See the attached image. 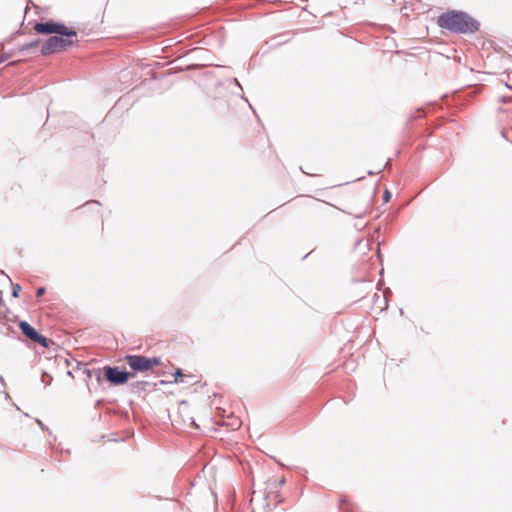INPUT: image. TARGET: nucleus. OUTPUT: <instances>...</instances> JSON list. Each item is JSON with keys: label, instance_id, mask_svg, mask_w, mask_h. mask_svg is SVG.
Returning a JSON list of instances; mask_svg holds the SVG:
<instances>
[{"label": "nucleus", "instance_id": "1", "mask_svg": "<svg viewBox=\"0 0 512 512\" xmlns=\"http://www.w3.org/2000/svg\"><path fill=\"white\" fill-rule=\"evenodd\" d=\"M437 24L454 33H474L479 29V23L472 17L460 11H448L441 14Z\"/></svg>", "mask_w": 512, "mask_h": 512}, {"label": "nucleus", "instance_id": "2", "mask_svg": "<svg viewBox=\"0 0 512 512\" xmlns=\"http://www.w3.org/2000/svg\"><path fill=\"white\" fill-rule=\"evenodd\" d=\"M77 42L76 36L58 35L51 36L41 48L43 55H49L66 50Z\"/></svg>", "mask_w": 512, "mask_h": 512}, {"label": "nucleus", "instance_id": "3", "mask_svg": "<svg viewBox=\"0 0 512 512\" xmlns=\"http://www.w3.org/2000/svg\"><path fill=\"white\" fill-rule=\"evenodd\" d=\"M125 361L131 369L138 372H146L161 364L157 357L148 358L142 355H127Z\"/></svg>", "mask_w": 512, "mask_h": 512}, {"label": "nucleus", "instance_id": "4", "mask_svg": "<svg viewBox=\"0 0 512 512\" xmlns=\"http://www.w3.org/2000/svg\"><path fill=\"white\" fill-rule=\"evenodd\" d=\"M172 421L180 426L198 429V424L192 416L191 408L186 401H181L178 405V410L173 416Z\"/></svg>", "mask_w": 512, "mask_h": 512}, {"label": "nucleus", "instance_id": "5", "mask_svg": "<svg viewBox=\"0 0 512 512\" xmlns=\"http://www.w3.org/2000/svg\"><path fill=\"white\" fill-rule=\"evenodd\" d=\"M34 30L40 34H58L67 36H76V31L66 27L64 24L55 22L36 23Z\"/></svg>", "mask_w": 512, "mask_h": 512}, {"label": "nucleus", "instance_id": "6", "mask_svg": "<svg viewBox=\"0 0 512 512\" xmlns=\"http://www.w3.org/2000/svg\"><path fill=\"white\" fill-rule=\"evenodd\" d=\"M130 376L131 374L129 372L121 371L117 367L105 368V378L114 385L126 383Z\"/></svg>", "mask_w": 512, "mask_h": 512}, {"label": "nucleus", "instance_id": "7", "mask_svg": "<svg viewBox=\"0 0 512 512\" xmlns=\"http://www.w3.org/2000/svg\"><path fill=\"white\" fill-rule=\"evenodd\" d=\"M19 328L22 333L29 338L31 341L42 345L43 347H48V340L39 334L30 324L25 321H21L19 323Z\"/></svg>", "mask_w": 512, "mask_h": 512}, {"label": "nucleus", "instance_id": "8", "mask_svg": "<svg viewBox=\"0 0 512 512\" xmlns=\"http://www.w3.org/2000/svg\"><path fill=\"white\" fill-rule=\"evenodd\" d=\"M183 376H184V374L182 373V370L177 369L175 372V375H174V382L175 383L182 382Z\"/></svg>", "mask_w": 512, "mask_h": 512}, {"label": "nucleus", "instance_id": "9", "mask_svg": "<svg viewBox=\"0 0 512 512\" xmlns=\"http://www.w3.org/2000/svg\"><path fill=\"white\" fill-rule=\"evenodd\" d=\"M38 44H39V41L36 40V41H33V42L29 43V44H25V45L21 46L20 50H28V49H31V48H34V47L38 46Z\"/></svg>", "mask_w": 512, "mask_h": 512}, {"label": "nucleus", "instance_id": "10", "mask_svg": "<svg viewBox=\"0 0 512 512\" xmlns=\"http://www.w3.org/2000/svg\"><path fill=\"white\" fill-rule=\"evenodd\" d=\"M20 290H21V287H20L19 284L14 285L13 286V291H12L13 297H18Z\"/></svg>", "mask_w": 512, "mask_h": 512}, {"label": "nucleus", "instance_id": "11", "mask_svg": "<svg viewBox=\"0 0 512 512\" xmlns=\"http://www.w3.org/2000/svg\"><path fill=\"white\" fill-rule=\"evenodd\" d=\"M302 202V205L306 207H311L315 203V201L312 199H305Z\"/></svg>", "mask_w": 512, "mask_h": 512}, {"label": "nucleus", "instance_id": "12", "mask_svg": "<svg viewBox=\"0 0 512 512\" xmlns=\"http://www.w3.org/2000/svg\"><path fill=\"white\" fill-rule=\"evenodd\" d=\"M44 293H45V288H44V287H40V288H38V289H37L36 296L39 298V297H41Z\"/></svg>", "mask_w": 512, "mask_h": 512}, {"label": "nucleus", "instance_id": "13", "mask_svg": "<svg viewBox=\"0 0 512 512\" xmlns=\"http://www.w3.org/2000/svg\"><path fill=\"white\" fill-rule=\"evenodd\" d=\"M390 198V193L389 191H385V194H384V200L387 202Z\"/></svg>", "mask_w": 512, "mask_h": 512}, {"label": "nucleus", "instance_id": "14", "mask_svg": "<svg viewBox=\"0 0 512 512\" xmlns=\"http://www.w3.org/2000/svg\"><path fill=\"white\" fill-rule=\"evenodd\" d=\"M303 172L308 174V175H317V173L307 172V171H304V170H303Z\"/></svg>", "mask_w": 512, "mask_h": 512}, {"label": "nucleus", "instance_id": "15", "mask_svg": "<svg viewBox=\"0 0 512 512\" xmlns=\"http://www.w3.org/2000/svg\"><path fill=\"white\" fill-rule=\"evenodd\" d=\"M6 59H7V56H5V57H4V56H2V57H1V59H0V62L4 61V60H6Z\"/></svg>", "mask_w": 512, "mask_h": 512}]
</instances>
